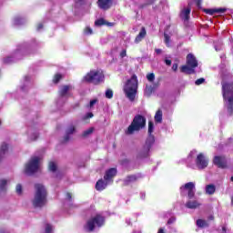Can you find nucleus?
Wrapping results in <instances>:
<instances>
[{
    "mask_svg": "<svg viewBox=\"0 0 233 233\" xmlns=\"http://www.w3.org/2000/svg\"><path fill=\"white\" fill-rule=\"evenodd\" d=\"M97 4L102 10H108L112 6V0H98Z\"/></svg>",
    "mask_w": 233,
    "mask_h": 233,
    "instance_id": "obj_18",
    "label": "nucleus"
},
{
    "mask_svg": "<svg viewBox=\"0 0 233 233\" xmlns=\"http://www.w3.org/2000/svg\"><path fill=\"white\" fill-rule=\"evenodd\" d=\"M7 185H8V180L6 179L0 180V191L5 192V190H6Z\"/></svg>",
    "mask_w": 233,
    "mask_h": 233,
    "instance_id": "obj_33",
    "label": "nucleus"
},
{
    "mask_svg": "<svg viewBox=\"0 0 233 233\" xmlns=\"http://www.w3.org/2000/svg\"><path fill=\"white\" fill-rule=\"evenodd\" d=\"M96 26H103V25H106L107 26H114V24L112 23H106L105 19L100 18L95 22Z\"/></svg>",
    "mask_w": 233,
    "mask_h": 233,
    "instance_id": "obj_27",
    "label": "nucleus"
},
{
    "mask_svg": "<svg viewBox=\"0 0 233 233\" xmlns=\"http://www.w3.org/2000/svg\"><path fill=\"white\" fill-rule=\"evenodd\" d=\"M231 205H233V197L231 198Z\"/></svg>",
    "mask_w": 233,
    "mask_h": 233,
    "instance_id": "obj_58",
    "label": "nucleus"
},
{
    "mask_svg": "<svg viewBox=\"0 0 233 233\" xmlns=\"http://www.w3.org/2000/svg\"><path fill=\"white\" fill-rule=\"evenodd\" d=\"M93 132H94V127H89L88 129H86L83 132V137H86L90 136V134H92Z\"/></svg>",
    "mask_w": 233,
    "mask_h": 233,
    "instance_id": "obj_35",
    "label": "nucleus"
},
{
    "mask_svg": "<svg viewBox=\"0 0 233 233\" xmlns=\"http://www.w3.org/2000/svg\"><path fill=\"white\" fill-rule=\"evenodd\" d=\"M152 92H154V89L151 86L146 87V90H145L146 96H150V94H152Z\"/></svg>",
    "mask_w": 233,
    "mask_h": 233,
    "instance_id": "obj_41",
    "label": "nucleus"
},
{
    "mask_svg": "<svg viewBox=\"0 0 233 233\" xmlns=\"http://www.w3.org/2000/svg\"><path fill=\"white\" fill-rule=\"evenodd\" d=\"M197 227H198V228H207V227H208V222H207V220L198 219Z\"/></svg>",
    "mask_w": 233,
    "mask_h": 233,
    "instance_id": "obj_30",
    "label": "nucleus"
},
{
    "mask_svg": "<svg viewBox=\"0 0 233 233\" xmlns=\"http://www.w3.org/2000/svg\"><path fill=\"white\" fill-rule=\"evenodd\" d=\"M76 132V127L74 126H70L66 132L65 141H68L70 139V136Z\"/></svg>",
    "mask_w": 233,
    "mask_h": 233,
    "instance_id": "obj_26",
    "label": "nucleus"
},
{
    "mask_svg": "<svg viewBox=\"0 0 233 233\" xmlns=\"http://www.w3.org/2000/svg\"><path fill=\"white\" fill-rule=\"evenodd\" d=\"M231 181H233V177H231Z\"/></svg>",
    "mask_w": 233,
    "mask_h": 233,
    "instance_id": "obj_60",
    "label": "nucleus"
},
{
    "mask_svg": "<svg viewBox=\"0 0 233 233\" xmlns=\"http://www.w3.org/2000/svg\"><path fill=\"white\" fill-rule=\"evenodd\" d=\"M97 103V99H93L90 101L89 105L87 106V108H94V106Z\"/></svg>",
    "mask_w": 233,
    "mask_h": 233,
    "instance_id": "obj_44",
    "label": "nucleus"
},
{
    "mask_svg": "<svg viewBox=\"0 0 233 233\" xmlns=\"http://www.w3.org/2000/svg\"><path fill=\"white\" fill-rule=\"evenodd\" d=\"M110 182H106V180L99 179L96 184V190H105L106 188V185H108Z\"/></svg>",
    "mask_w": 233,
    "mask_h": 233,
    "instance_id": "obj_22",
    "label": "nucleus"
},
{
    "mask_svg": "<svg viewBox=\"0 0 233 233\" xmlns=\"http://www.w3.org/2000/svg\"><path fill=\"white\" fill-rule=\"evenodd\" d=\"M222 230H223V232H227V228L223 227Z\"/></svg>",
    "mask_w": 233,
    "mask_h": 233,
    "instance_id": "obj_55",
    "label": "nucleus"
},
{
    "mask_svg": "<svg viewBox=\"0 0 233 233\" xmlns=\"http://www.w3.org/2000/svg\"><path fill=\"white\" fill-rule=\"evenodd\" d=\"M6 152H8V144L4 142L0 147V161L3 160Z\"/></svg>",
    "mask_w": 233,
    "mask_h": 233,
    "instance_id": "obj_24",
    "label": "nucleus"
},
{
    "mask_svg": "<svg viewBox=\"0 0 233 233\" xmlns=\"http://www.w3.org/2000/svg\"><path fill=\"white\" fill-rule=\"evenodd\" d=\"M30 85V76H26L24 77V84L20 86L22 92H25L26 90V86Z\"/></svg>",
    "mask_w": 233,
    "mask_h": 233,
    "instance_id": "obj_28",
    "label": "nucleus"
},
{
    "mask_svg": "<svg viewBox=\"0 0 233 233\" xmlns=\"http://www.w3.org/2000/svg\"><path fill=\"white\" fill-rule=\"evenodd\" d=\"M66 199L70 201L72 199V194L66 193Z\"/></svg>",
    "mask_w": 233,
    "mask_h": 233,
    "instance_id": "obj_51",
    "label": "nucleus"
},
{
    "mask_svg": "<svg viewBox=\"0 0 233 233\" xmlns=\"http://www.w3.org/2000/svg\"><path fill=\"white\" fill-rule=\"evenodd\" d=\"M215 50H217V51H218V47H215Z\"/></svg>",
    "mask_w": 233,
    "mask_h": 233,
    "instance_id": "obj_59",
    "label": "nucleus"
},
{
    "mask_svg": "<svg viewBox=\"0 0 233 233\" xmlns=\"http://www.w3.org/2000/svg\"><path fill=\"white\" fill-rule=\"evenodd\" d=\"M198 154L197 150H192L188 157H187V167L190 168H198V170H203L204 168H207L208 167V159L205 155L202 153L198 154L195 159V165L191 164L190 161H192V157Z\"/></svg>",
    "mask_w": 233,
    "mask_h": 233,
    "instance_id": "obj_2",
    "label": "nucleus"
},
{
    "mask_svg": "<svg viewBox=\"0 0 233 233\" xmlns=\"http://www.w3.org/2000/svg\"><path fill=\"white\" fill-rule=\"evenodd\" d=\"M106 97L107 99H112V97H114V92L111 89H107L106 91Z\"/></svg>",
    "mask_w": 233,
    "mask_h": 233,
    "instance_id": "obj_37",
    "label": "nucleus"
},
{
    "mask_svg": "<svg viewBox=\"0 0 233 233\" xmlns=\"http://www.w3.org/2000/svg\"><path fill=\"white\" fill-rule=\"evenodd\" d=\"M117 174V169L116 168H110L106 172V175L104 177L105 181L106 183H112V179H114V177Z\"/></svg>",
    "mask_w": 233,
    "mask_h": 233,
    "instance_id": "obj_16",
    "label": "nucleus"
},
{
    "mask_svg": "<svg viewBox=\"0 0 233 233\" xmlns=\"http://www.w3.org/2000/svg\"><path fill=\"white\" fill-rule=\"evenodd\" d=\"M92 117H94V114H93V113H87V114L83 117V119H84V120H86V119H90V118H92Z\"/></svg>",
    "mask_w": 233,
    "mask_h": 233,
    "instance_id": "obj_45",
    "label": "nucleus"
},
{
    "mask_svg": "<svg viewBox=\"0 0 233 233\" xmlns=\"http://www.w3.org/2000/svg\"><path fill=\"white\" fill-rule=\"evenodd\" d=\"M147 81L152 83V82H154V79H156V75H154V73L148 74L147 76Z\"/></svg>",
    "mask_w": 233,
    "mask_h": 233,
    "instance_id": "obj_40",
    "label": "nucleus"
},
{
    "mask_svg": "<svg viewBox=\"0 0 233 233\" xmlns=\"http://www.w3.org/2000/svg\"><path fill=\"white\" fill-rule=\"evenodd\" d=\"M222 94L225 106L227 107L229 116L233 114V86L232 84H222Z\"/></svg>",
    "mask_w": 233,
    "mask_h": 233,
    "instance_id": "obj_3",
    "label": "nucleus"
},
{
    "mask_svg": "<svg viewBox=\"0 0 233 233\" xmlns=\"http://www.w3.org/2000/svg\"><path fill=\"white\" fill-rule=\"evenodd\" d=\"M147 35V29H145V27H142L139 34L137 35V36L135 38V43H141V41H143V39H145Z\"/></svg>",
    "mask_w": 233,
    "mask_h": 233,
    "instance_id": "obj_21",
    "label": "nucleus"
},
{
    "mask_svg": "<svg viewBox=\"0 0 233 233\" xmlns=\"http://www.w3.org/2000/svg\"><path fill=\"white\" fill-rule=\"evenodd\" d=\"M136 179H137V177H136V175H131V176H128L124 180V183H125V185H128L129 183H134V181H136Z\"/></svg>",
    "mask_w": 233,
    "mask_h": 233,
    "instance_id": "obj_32",
    "label": "nucleus"
},
{
    "mask_svg": "<svg viewBox=\"0 0 233 233\" xmlns=\"http://www.w3.org/2000/svg\"><path fill=\"white\" fill-rule=\"evenodd\" d=\"M35 192L33 199L34 207H45V205H46V187H45L43 184H35Z\"/></svg>",
    "mask_w": 233,
    "mask_h": 233,
    "instance_id": "obj_4",
    "label": "nucleus"
},
{
    "mask_svg": "<svg viewBox=\"0 0 233 233\" xmlns=\"http://www.w3.org/2000/svg\"><path fill=\"white\" fill-rule=\"evenodd\" d=\"M83 81L86 83H94V85H99L105 81V75L101 70H91L84 77Z\"/></svg>",
    "mask_w": 233,
    "mask_h": 233,
    "instance_id": "obj_8",
    "label": "nucleus"
},
{
    "mask_svg": "<svg viewBox=\"0 0 233 233\" xmlns=\"http://www.w3.org/2000/svg\"><path fill=\"white\" fill-rule=\"evenodd\" d=\"M36 30H37L38 32H41V30H43V24H42V23H40V24L37 25Z\"/></svg>",
    "mask_w": 233,
    "mask_h": 233,
    "instance_id": "obj_47",
    "label": "nucleus"
},
{
    "mask_svg": "<svg viewBox=\"0 0 233 233\" xmlns=\"http://www.w3.org/2000/svg\"><path fill=\"white\" fill-rule=\"evenodd\" d=\"M154 132V123H148V137L146 140V144L143 147V157H147L148 156V152H150V148H152V145H154L156 139L152 133Z\"/></svg>",
    "mask_w": 233,
    "mask_h": 233,
    "instance_id": "obj_11",
    "label": "nucleus"
},
{
    "mask_svg": "<svg viewBox=\"0 0 233 233\" xmlns=\"http://www.w3.org/2000/svg\"><path fill=\"white\" fill-rule=\"evenodd\" d=\"M203 83H205V78H198L196 80L195 85H197V86H199V85H203Z\"/></svg>",
    "mask_w": 233,
    "mask_h": 233,
    "instance_id": "obj_43",
    "label": "nucleus"
},
{
    "mask_svg": "<svg viewBox=\"0 0 233 233\" xmlns=\"http://www.w3.org/2000/svg\"><path fill=\"white\" fill-rule=\"evenodd\" d=\"M120 57H127V50L123 49L120 53Z\"/></svg>",
    "mask_w": 233,
    "mask_h": 233,
    "instance_id": "obj_46",
    "label": "nucleus"
},
{
    "mask_svg": "<svg viewBox=\"0 0 233 233\" xmlns=\"http://www.w3.org/2000/svg\"><path fill=\"white\" fill-rule=\"evenodd\" d=\"M209 219L212 221L214 219V216H210Z\"/></svg>",
    "mask_w": 233,
    "mask_h": 233,
    "instance_id": "obj_56",
    "label": "nucleus"
},
{
    "mask_svg": "<svg viewBox=\"0 0 233 233\" xmlns=\"http://www.w3.org/2000/svg\"><path fill=\"white\" fill-rule=\"evenodd\" d=\"M167 223H168V224L172 223V219H169V220L167 221Z\"/></svg>",
    "mask_w": 233,
    "mask_h": 233,
    "instance_id": "obj_57",
    "label": "nucleus"
},
{
    "mask_svg": "<svg viewBox=\"0 0 233 233\" xmlns=\"http://www.w3.org/2000/svg\"><path fill=\"white\" fill-rule=\"evenodd\" d=\"M0 125H1V120H0Z\"/></svg>",
    "mask_w": 233,
    "mask_h": 233,
    "instance_id": "obj_61",
    "label": "nucleus"
},
{
    "mask_svg": "<svg viewBox=\"0 0 233 233\" xmlns=\"http://www.w3.org/2000/svg\"><path fill=\"white\" fill-rule=\"evenodd\" d=\"M76 6H79V5H83V1L81 0H75Z\"/></svg>",
    "mask_w": 233,
    "mask_h": 233,
    "instance_id": "obj_48",
    "label": "nucleus"
},
{
    "mask_svg": "<svg viewBox=\"0 0 233 233\" xmlns=\"http://www.w3.org/2000/svg\"><path fill=\"white\" fill-rule=\"evenodd\" d=\"M198 8H201V0L197 1Z\"/></svg>",
    "mask_w": 233,
    "mask_h": 233,
    "instance_id": "obj_52",
    "label": "nucleus"
},
{
    "mask_svg": "<svg viewBox=\"0 0 233 233\" xmlns=\"http://www.w3.org/2000/svg\"><path fill=\"white\" fill-rule=\"evenodd\" d=\"M105 225V218L101 215H96L90 218L84 228L86 232H94L96 228H101Z\"/></svg>",
    "mask_w": 233,
    "mask_h": 233,
    "instance_id": "obj_7",
    "label": "nucleus"
},
{
    "mask_svg": "<svg viewBox=\"0 0 233 233\" xmlns=\"http://www.w3.org/2000/svg\"><path fill=\"white\" fill-rule=\"evenodd\" d=\"M165 63H166V65H167V66H170V65H172V60L166 59Z\"/></svg>",
    "mask_w": 233,
    "mask_h": 233,
    "instance_id": "obj_49",
    "label": "nucleus"
},
{
    "mask_svg": "<svg viewBox=\"0 0 233 233\" xmlns=\"http://www.w3.org/2000/svg\"><path fill=\"white\" fill-rule=\"evenodd\" d=\"M42 233H54V226L49 223L45 224L44 231Z\"/></svg>",
    "mask_w": 233,
    "mask_h": 233,
    "instance_id": "obj_31",
    "label": "nucleus"
},
{
    "mask_svg": "<svg viewBox=\"0 0 233 233\" xmlns=\"http://www.w3.org/2000/svg\"><path fill=\"white\" fill-rule=\"evenodd\" d=\"M72 90H74V86L72 85H66L59 87V101H66L68 97H72Z\"/></svg>",
    "mask_w": 233,
    "mask_h": 233,
    "instance_id": "obj_13",
    "label": "nucleus"
},
{
    "mask_svg": "<svg viewBox=\"0 0 233 233\" xmlns=\"http://www.w3.org/2000/svg\"><path fill=\"white\" fill-rule=\"evenodd\" d=\"M49 170L51 172H56V170H57V166L54 162H49Z\"/></svg>",
    "mask_w": 233,
    "mask_h": 233,
    "instance_id": "obj_38",
    "label": "nucleus"
},
{
    "mask_svg": "<svg viewBox=\"0 0 233 233\" xmlns=\"http://www.w3.org/2000/svg\"><path fill=\"white\" fill-rule=\"evenodd\" d=\"M172 70H173L174 72H177V64H173V66H172Z\"/></svg>",
    "mask_w": 233,
    "mask_h": 233,
    "instance_id": "obj_50",
    "label": "nucleus"
},
{
    "mask_svg": "<svg viewBox=\"0 0 233 233\" xmlns=\"http://www.w3.org/2000/svg\"><path fill=\"white\" fill-rule=\"evenodd\" d=\"M147 127V118L141 115H137L127 129H126L125 134L127 136H132L135 132H139V130H143V128Z\"/></svg>",
    "mask_w": 233,
    "mask_h": 233,
    "instance_id": "obj_6",
    "label": "nucleus"
},
{
    "mask_svg": "<svg viewBox=\"0 0 233 233\" xmlns=\"http://www.w3.org/2000/svg\"><path fill=\"white\" fill-rule=\"evenodd\" d=\"M164 37H165L166 46L170 47V36L167 33H165Z\"/></svg>",
    "mask_w": 233,
    "mask_h": 233,
    "instance_id": "obj_39",
    "label": "nucleus"
},
{
    "mask_svg": "<svg viewBox=\"0 0 233 233\" xmlns=\"http://www.w3.org/2000/svg\"><path fill=\"white\" fill-rule=\"evenodd\" d=\"M124 92L129 101L136 99V94H137V76L136 75H133L131 78L126 82Z\"/></svg>",
    "mask_w": 233,
    "mask_h": 233,
    "instance_id": "obj_5",
    "label": "nucleus"
},
{
    "mask_svg": "<svg viewBox=\"0 0 233 233\" xmlns=\"http://www.w3.org/2000/svg\"><path fill=\"white\" fill-rule=\"evenodd\" d=\"M155 121H156V123H161V121H163V111H161V109H158L156 112Z\"/></svg>",
    "mask_w": 233,
    "mask_h": 233,
    "instance_id": "obj_29",
    "label": "nucleus"
},
{
    "mask_svg": "<svg viewBox=\"0 0 233 233\" xmlns=\"http://www.w3.org/2000/svg\"><path fill=\"white\" fill-rule=\"evenodd\" d=\"M157 233H165V229L159 228Z\"/></svg>",
    "mask_w": 233,
    "mask_h": 233,
    "instance_id": "obj_54",
    "label": "nucleus"
},
{
    "mask_svg": "<svg viewBox=\"0 0 233 233\" xmlns=\"http://www.w3.org/2000/svg\"><path fill=\"white\" fill-rule=\"evenodd\" d=\"M84 34L85 35H92L94 34V31L92 30V28H90V26H86L84 30Z\"/></svg>",
    "mask_w": 233,
    "mask_h": 233,
    "instance_id": "obj_36",
    "label": "nucleus"
},
{
    "mask_svg": "<svg viewBox=\"0 0 233 233\" xmlns=\"http://www.w3.org/2000/svg\"><path fill=\"white\" fill-rule=\"evenodd\" d=\"M41 168V157H33L30 160L25 164V172L28 176H32V174H35L37 170Z\"/></svg>",
    "mask_w": 233,
    "mask_h": 233,
    "instance_id": "obj_10",
    "label": "nucleus"
},
{
    "mask_svg": "<svg viewBox=\"0 0 233 233\" xmlns=\"http://www.w3.org/2000/svg\"><path fill=\"white\" fill-rule=\"evenodd\" d=\"M213 163L218 168H227V157L225 156H215Z\"/></svg>",
    "mask_w": 233,
    "mask_h": 233,
    "instance_id": "obj_14",
    "label": "nucleus"
},
{
    "mask_svg": "<svg viewBox=\"0 0 233 233\" xmlns=\"http://www.w3.org/2000/svg\"><path fill=\"white\" fill-rule=\"evenodd\" d=\"M186 207L187 208L194 209V208H198V207H201V203H199V201L198 200H188L186 203Z\"/></svg>",
    "mask_w": 233,
    "mask_h": 233,
    "instance_id": "obj_23",
    "label": "nucleus"
},
{
    "mask_svg": "<svg viewBox=\"0 0 233 233\" xmlns=\"http://www.w3.org/2000/svg\"><path fill=\"white\" fill-rule=\"evenodd\" d=\"M16 193L17 194H23V186H21V184H17L16 187H15Z\"/></svg>",
    "mask_w": 233,
    "mask_h": 233,
    "instance_id": "obj_42",
    "label": "nucleus"
},
{
    "mask_svg": "<svg viewBox=\"0 0 233 233\" xmlns=\"http://www.w3.org/2000/svg\"><path fill=\"white\" fill-rule=\"evenodd\" d=\"M206 194L212 196L216 193V186L214 184L207 185L205 187Z\"/></svg>",
    "mask_w": 233,
    "mask_h": 233,
    "instance_id": "obj_25",
    "label": "nucleus"
},
{
    "mask_svg": "<svg viewBox=\"0 0 233 233\" xmlns=\"http://www.w3.org/2000/svg\"><path fill=\"white\" fill-rule=\"evenodd\" d=\"M155 52H156V54H161L162 50L161 49H156Z\"/></svg>",
    "mask_w": 233,
    "mask_h": 233,
    "instance_id": "obj_53",
    "label": "nucleus"
},
{
    "mask_svg": "<svg viewBox=\"0 0 233 233\" xmlns=\"http://www.w3.org/2000/svg\"><path fill=\"white\" fill-rule=\"evenodd\" d=\"M196 68H198V59L192 53L187 56V65L180 67V71L183 74H195Z\"/></svg>",
    "mask_w": 233,
    "mask_h": 233,
    "instance_id": "obj_9",
    "label": "nucleus"
},
{
    "mask_svg": "<svg viewBox=\"0 0 233 233\" xmlns=\"http://www.w3.org/2000/svg\"><path fill=\"white\" fill-rule=\"evenodd\" d=\"M26 23V19L23 16H15L12 20L13 26H21V25H25Z\"/></svg>",
    "mask_w": 233,
    "mask_h": 233,
    "instance_id": "obj_19",
    "label": "nucleus"
},
{
    "mask_svg": "<svg viewBox=\"0 0 233 233\" xmlns=\"http://www.w3.org/2000/svg\"><path fill=\"white\" fill-rule=\"evenodd\" d=\"M27 136H28L29 141H35V139H37V137H39V134L37 133V131H35V129H32V128L28 129Z\"/></svg>",
    "mask_w": 233,
    "mask_h": 233,
    "instance_id": "obj_20",
    "label": "nucleus"
},
{
    "mask_svg": "<svg viewBox=\"0 0 233 233\" xmlns=\"http://www.w3.org/2000/svg\"><path fill=\"white\" fill-rule=\"evenodd\" d=\"M203 12H205V14H208V15H214V14H225L227 12V8L225 7L211 8V9L204 8Z\"/></svg>",
    "mask_w": 233,
    "mask_h": 233,
    "instance_id": "obj_15",
    "label": "nucleus"
},
{
    "mask_svg": "<svg viewBox=\"0 0 233 233\" xmlns=\"http://www.w3.org/2000/svg\"><path fill=\"white\" fill-rule=\"evenodd\" d=\"M61 79H63V76L61 74H56V75H55V76L53 78V83H55L56 85V83L61 81Z\"/></svg>",
    "mask_w": 233,
    "mask_h": 233,
    "instance_id": "obj_34",
    "label": "nucleus"
},
{
    "mask_svg": "<svg viewBox=\"0 0 233 233\" xmlns=\"http://www.w3.org/2000/svg\"><path fill=\"white\" fill-rule=\"evenodd\" d=\"M36 46L37 42H35V40L25 42L16 47L11 56L4 58V63H14V61H17V59H23V57H26V56H32V54L35 52Z\"/></svg>",
    "mask_w": 233,
    "mask_h": 233,
    "instance_id": "obj_1",
    "label": "nucleus"
},
{
    "mask_svg": "<svg viewBox=\"0 0 233 233\" xmlns=\"http://www.w3.org/2000/svg\"><path fill=\"white\" fill-rule=\"evenodd\" d=\"M180 193L182 196L187 194L188 199H192L196 196V183L188 182L180 187Z\"/></svg>",
    "mask_w": 233,
    "mask_h": 233,
    "instance_id": "obj_12",
    "label": "nucleus"
},
{
    "mask_svg": "<svg viewBox=\"0 0 233 233\" xmlns=\"http://www.w3.org/2000/svg\"><path fill=\"white\" fill-rule=\"evenodd\" d=\"M190 6L184 7L180 12V17L183 21H188L190 19Z\"/></svg>",
    "mask_w": 233,
    "mask_h": 233,
    "instance_id": "obj_17",
    "label": "nucleus"
}]
</instances>
